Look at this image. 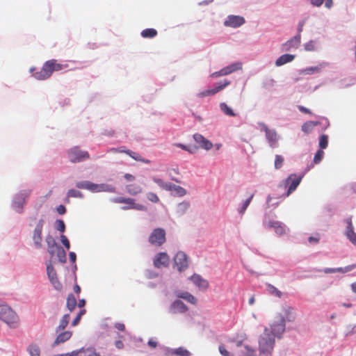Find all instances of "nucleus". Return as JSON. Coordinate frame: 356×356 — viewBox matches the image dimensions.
I'll list each match as a JSON object with an SVG mask.
<instances>
[{"label":"nucleus","instance_id":"f257e3e1","mask_svg":"<svg viewBox=\"0 0 356 356\" xmlns=\"http://www.w3.org/2000/svg\"><path fill=\"white\" fill-rule=\"evenodd\" d=\"M286 320L282 314H277L270 325L271 334L265 328L259 340V356H271L275 339L273 337H280L285 330Z\"/></svg>","mask_w":356,"mask_h":356},{"label":"nucleus","instance_id":"f03ea898","mask_svg":"<svg viewBox=\"0 0 356 356\" xmlns=\"http://www.w3.org/2000/svg\"><path fill=\"white\" fill-rule=\"evenodd\" d=\"M0 319L9 327L15 328L19 324L17 313L8 305L0 302Z\"/></svg>","mask_w":356,"mask_h":356},{"label":"nucleus","instance_id":"7ed1b4c3","mask_svg":"<svg viewBox=\"0 0 356 356\" xmlns=\"http://www.w3.org/2000/svg\"><path fill=\"white\" fill-rule=\"evenodd\" d=\"M166 233L163 228H156L150 234L148 241L154 246L160 247L166 241Z\"/></svg>","mask_w":356,"mask_h":356},{"label":"nucleus","instance_id":"20e7f679","mask_svg":"<svg viewBox=\"0 0 356 356\" xmlns=\"http://www.w3.org/2000/svg\"><path fill=\"white\" fill-rule=\"evenodd\" d=\"M113 202L115 203H122L125 204L126 205L122 207V209L123 210H129V209H135L138 211H146L147 208L143 204H138L135 202V200L130 197H115L113 200Z\"/></svg>","mask_w":356,"mask_h":356},{"label":"nucleus","instance_id":"39448f33","mask_svg":"<svg viewBox=\"0 0 356 356\" xmlns=\"http://www.w3.org/2000/svg\"><path fill=\"white\" fill-rule=\"evenodd\" d=\"M67 155L72 163H79L90 158L87 151H83L78 147H74L69 149Z\"/></svg>","mask_w":356,"mask_h":356},{"label":"nucleus","instance_id":"423d86ee","mask_svg":"<svg viewBox=\"0 0 356 356\" xmlns=\"http://www.w3.org/2000/svg\"><path fill=\"white\" fill-rule=\"evenodd\" d=\"M302 176H298L296 174L290 175L284 181L285 186H289L285 196H289L298 186L302 181Z\"/></svg>","mask_w":356,"mask_h":356},{"label":"nucleus","instance_id":"0eeeda50","mask_svg":"<svg viewBox=\"0 0 356 356\" xmlns=\"http://www.w3.org/2000/svg\"><path fill=\"white\" fill-rule=\"evenodd\" d=\"M53 68L49 60L46 61L40 71L33 74L38 80H44L49 78L53 73Z\"/></svg>","mask_w":356,"mask_h":356},{"label":"nucleus","instance_id":"6e6552de","mask_svg":"<svg viewBox=\"0 0 356 356\" xmlns=\"http://www.w3.org/2000/svg\"><path fill=\"white\" fill-rule=\"evenodd\" d=\"M44 225V220L42 219H40L38 222L37 223L33 233V240L34 242L35 247L38 249H40L42 248V228Z\"/></svg>","mask_w":356,"mask_h":356},{"label":"nucleus","instance_id":"1a4fd4ad","mask_svg":"<svg viewBox=\"0 0 356 356\" xmlns=\"http://www.w3.org/2000/svg\"><path fill=\"white\" fill-rule=\"evenodd\" d=\"M262 129L265 131L266 137L268 141L269 145L272 147L277 146L278 136L275 130H270L265 124H261Z\"/></svg>","mask_w":356,"mask_h":356},{"label":"nucleus","instance_id":"9d476101","mask_svg":"<svg viewBox=\"0 0 356 356\" xmlns=\"http://www.w3.org/2000/svg\"><path fill=\"white\" fill-rule=\"evenodd\" d=\"M174 260L179 271L184 270L188 268V257L184 252H178L176 254Z\"/></svg>","mask_w":356,"mask_h":356},{"label":"nucleus","instance_id":"9b49d317","mask_svg":"<svg viewBox=\"0 0 356 356\" xmlns=\"http://www.w3.org/2000/svg\"><path fill=\"white\" fill-rule=\"evenodd\" d=\"M188 309V307L180 300H175L169 307V312L172 314H184Z\"/></svg>","mask_w":356,"mask_h":356},{"label":"nucleus","instance_id":"f8f14e48","mask_svg":"<svg viewBox=\"0 0 356 356\" xmlns=\"http://www.w3.org/2000/svg\"><path fill=\"white\" fill-rule=\"evenodd\" d=\"M230 84L229 81L225 80L222 83H220L218 86H216L215 88L209 90H205L200 93L197 94V96L199 97H204L206 96H210L213 95L218 92L223 90L225 87L229 86Z\"/></svg>","mask_w":356,"mask_h":356},{"label":"nucleus","instance_id":"ddd939ff","mask_svg":"<svg viewBox=\"0 0 356 356\" xmlns=\"http://www.w3.org/2000/svg\"><path fill=\"white\" fill-rule=\"evenodd\" d=\"M245 23V19L238 15H229L224 24L233 28L239 27Z\"/></svg>","mask_w":356,"mask_h":356},{"label":"nucleus","instance_id":"4468645a","mask_svg":"<svg viewBox=\"0 0 356 356\" xmlns=\"http://www.w3.org/2000/svg\"><path fill=\"white\" fill-rule=\"evenodd\" d=\"M170 258L165 252L159 253L154 259V266L156 268H161L163 266H167L169 264Z\"/></svg>","mask_w":356,"mask_h":356},{"label":"nucleus","instance_id":"2eb2a0df","mask_svg":"<svg viewBox=\"0 0 356 356\" xmlns=\"http://www.w3.org/2000/svg\"><path fill=\"white\" fill-rule=\"evenodd\" d=\"M29 193H22L17 196L16 200L13 202V207L14 209L18 212H22L23 207L26 203V200L29 197Z\"/></svg>","mask_w":356,"mask_h":356},{"label":"nucleus","instance_id":"dca6fc26","mask_svg":"<svg viewBox=\"0 0 356 356\" xmlns=\"http://www.w3.org/2000/svg\"><path fill=\"white\" fill-rule=\"evenodd\" d=\"M193 138L195 141L200 145V147L206 150H209L213 147L212 143L200 134H194Z\"/></svg>","mask_w":356,"mask_h":356},{"label":"nucleus","instance_id":"f3484780","mask_svg":"<svg viewBox=\"0 0 356 356\" xmlns=\"http://www.w3.org/2000/svg\"><path fill=\"white\" fill-rule=\"evenodd\" d=\"M264 225L267 228H273L278 235H282L285 232V227L281 222L268 221L265 222Z\"/></svg>","mask_w":356,"mask_h":356},{"label":"nucleus","instance_id":"a211bd4d","mask_svg":"<svg viewBox=\"0 0 356 356\" xmlns=\"http://www.w3.org/2000/svg\"><path fill=\"white\" fill-rule=\"evenodd\" d=\"M191 280L200 289L206 290L209 286V282L199 275L194 274Z\"/></svg>","mask_w":356,"mask_h":356},{"label":"nucleus","instance_id":"6ab92c4d","mask_svg":"<svg viewBox=\"0 0 356 356\" xmlns=\"http://www.w3.org/2000/svg\"><path fill=\"white\" fill-rule=\"evenodd\" d=\"M301 35L300 33L297 34L291 40H288L285 44H284V47L285 51H290L291 49H296L299 46L300 43Z\"/></svg>","mask_w":356,"mask_h":356},{"label":"nucleus","instance_id":"aec40b11","mask_svg":"<svg viewBox=\"0 0 356 356\" xmlns=\"http://www.w3.org/2000/svg\"><path fill=\"white\" fill-rule=\"evenodd\" d=\"M45 241L48 247L47 251L49 254L53 257L55 254V250H57V248H59L60 246L57 245L55 239L51 235H47L46 236Z\"/></svg>","mask_w":356,"mask_h":356},{"label":"nucleus","instance_id":"412c9836","mask_svg":"<svg viewBox=\"0 0 356 356\" xmlns=\"http://www.w3.org/2000/svg\"><path fill=\"white\" fill-rule=\"evenodd\" d=\"M72 335V332L70 331H65L63 332L60 333L56 338L53 346H58L60 343H64L68 341Z\"/></svg>","mask_w":356,"mask_h":356},{"label":"nucleus","instance_id":"4be33fe9","mask_svg":"<svg viewBox=\"0 0 356 356\" xmlns=\"http://www.w3.org/2000/svg\"><path fill=\"white\" fill-rule=\"evenodd\" d=\"M167 356H191V353L183 347L172 349L166 353Z\"/></svg>","mask_w":356,"mask_h":356},{"label":"nucleus","instance_id":"5701e85b","mask_svg":"<svg viewBox=\"0 0 356 356\" xmlns=\"http://www.w3.org/2000/svg\"><path fill=\"white\" fill-rule=\"evenodd\" d=\"M76 186L79 188L87 189L92 192H97V184L88 181H83L77 182L76 184Z\"/></svg>","mask_w":356,"mask_h":356},{"label":"nucleus","instance_id":"b1692460","mask_svg":"<svg viewBox=\"0 0 356 356\" xmlns=\"http://www.w3.org/2000/svg\"><path fill=\"white\" fill-rule=\"evenodd\" d=\"M177 296L179 298H182L186 300L188 302H190L192 305H196L197 303V298L187 291L177 293Z\"/></svg>","mask_w":356,"mask_h":356},{"label":"nucleus","instance_id":"393cba45","mask_svg":"<svg viewBox=\"0 0 356 356\" xmlns=\"http://www.w3.org/2000/svg\"><path fill=\"white\" fill-rule=\"evenodd\" d=\"M295 58L294 55L291 54H283L281 56H280L275 61V65L277 66H281L287 63L291 62Z\"/></svg>","mask_w":356,"mask_h":356},{"label":"nucleus","instance_id":"a878e982","mask_svg":"<svg viewBox=\"0 0 356 356\" xmlns=\"http://www.w3.org/2000/svg\"><path fill=\"white\" fill-rule=\"evenodd\" d=\"M284 318H286L288 321H293L296 318V314L293 309L289 306L284 307Z\"/></svg>","mask_w":356,"mask_h":356},{"label":"nucleus","instance_id":"bb28decb","mask_svg":"<svg viewBox=\"0 0 356 356\" xmlns=\"http://www.w3.org/2000/svg\"><path fill=\"white\" fill-rule=\"evenodd\" d=\"M127 192L131 195H136L137 194H139L142 192L143 189L142 188L137 184H129L126 186Z\"/></svg>","mask_w":356,"mask_h":356},{"label":"nucleus","instance_id":"cd10ccee","mask_svg":"<svg viewBox=\"0 0 356 356\" xmlns=\"http://www.w3.org/2000/svg\"><path fill=\"white\" fill-rule=\"evenodd\" d=\"M77 305L76 298L74 297L73 294H69L67 298L66 306L67 308L72 312Z\"/></svg>","mask_w":356,"mask_h":356},{"label":"nucleus","instance_id":"c85d7f7f","mask_svg":"<svg viewBox=\"0 0 356 356\" xmlns=\"http://www.w3.org/2000/svg\"><path fill=\"white\" fill-rule=\"evenodd\" d=\"M319 123L318 122H314V121H308V122H305L302 125V131L306 134H309L310 133L313 129L317 126Z\"/></svg>","mask_w":356,"mask_h":356},{"label":"nucleus","instance_id":"c756f323","mask_svg":"<svg viewBox=\"0 0 356 356\" xmlns=\"http://www.w3.org/2000/svg\"><path fill=\"white\" fill-rule=\"evenodd\" d=\"M190 208V203L187 201H184L179 203L177 207V213L179 215L184 214Z\"/></svg>","mask_w":356,"mask_h":356},{"label":"nucleus","instance_id":"7c9ffc66","mask_svg":"<svg viewBox=\"0 0 356 356\" xmlns=\"http://www.w3.org/2000/svg\"><path fill=\"white\" fill-rule=\"evenodd\" d=\"M220 108L222 112L228 116L234 117L236 116V113L233 111V110L226 104V103H220Z\"/></svg>","mask_w":356,"mask_h":356},{"label":"nucleus","instance_id":"2f4dec72","mask_svg":"<svg viewBox=\"0 0 356 356\" xmlns=\"http://www.w3.org/2000/svg\"><path fill=\"white\" fill-rule=\"evenodd\" d=\"M141 36L145 38H153L157 35V31L154 29H146L142 31Z\"/></svg>","mask_w":356,"mask_h":356},{"label":"nucleus","instance_id":"473e14b6","mask_svg":"<svg viewBox=\"0 0 356 356\" xmlns=\"http://www.w3.org/2000/svg\"><path fill=\"white\" fill-rule=\"evenodd\" d=\"M266 287L267 291L268 292L269 294L277 298L282 297V293L280 290H278L275 286L270 284H267Z\"/></svg>","mask_w":356,"mask_h":356},{"label":"nucleus","instance_id":"72a5a7b5","mask_svg":"<svg viewBox=\"0 0 356 356\" xmlns=\"http://www.w3.org/2000/svg\"><path fill=\"white\" fill-rule=\"evenodd\" d=\"M70 318L69 314H65L60 321L59 325L56 328V332L64 330L67 326Z\"/></svg>","mask_w":356,"mask_h":356},{"label":"nucleus","instance_id":"f704fd0d","mask_svg":"<svg viewBox=\"0 0 356 356\" xmlns=\"http://www.w3.org/2000/svg\"><path fill=\"white\" fill-rule=\"evenodd\" d=\"M110 192L114 193L115 192V188L113 186L108 184H97V192Z\"/></svg>","mask_w":356,"mask_h":356},{"label":"nucleus","instance_id":"c9c22d12","mask_svg":"<svg viewBox=\"0 0 356 356\" xmlns=\"http://www.w3.org/2000/svg\"><path fill=\"white\" fill-rule=\"evenodd\" d=\"M355 267H356V265L354 264V265H350V266H346L344 270L342 268H327L325 270V272L326 273H334V272L344 273V272L350 271V270L354 269Z\"/></svg>","mask_w":356,"mask_h":356},{"label":"nucleus","instance_id":"e433bc0d","mask_svg":"<svg viewBox=\"0 0 356 356\" xmlns=\"http://www.w3.org/2000/svg\"><path fill=\"white\" fill-rule=\"evenodd\" d=\"M127 155H129L130 157H131L133 159L137 161H141L145 163H149L150 162L149 160L143 159L138 153L134 152L131 150L127 152Z\"/></svg>","mask_w":356,"mask_h":356},{"label":"nucleus","instance_id":"4c0bfd02","mask_svg":"<svg viewBox=\"0 0 356 356\" xmlns=\"http://www.w3.org/2000/svg\"><path fill=\"white\" fill-rule=\"evenodd\" d=\"M175 191L176 194L180 197L184 196L186 194V191L180 186H177L173 184H170V190Z\"/></svg>","mask_w":356,"mask_h":356},{"label":"nucleus","instance_id":"58836bf2","mask_svg":"<svg viewBox=\"0 0 356 356\" xmlns=\"http://www.w3.org/2000/svg\"><path fill=\"white\" fill-rule=\"evenodd\" d=\"M49 61L52 66L53 71H60V70H62L68 67V65L67 64L64 65V64L58 63L57 62V60L55 59L49 60Z\"/></svg>","mask_w":356,"mask_h":356},{"label":"nucleus","instance_id":"ea45409f","mask_svg":"<svg viewBox=\"0 0 356 356\" xmlns=\"http://www.w3.org/2000/svg\"><path fill=\"white\" fill-rule=\"evenodd\" d=\"M153 181L163 189L166 191L170 190V182H165L161 179L157 177H153Z\"/></svg>","mask_w":356,"mask_h":356},{"label":"nucleus","instance_id":"a19ab883","mask_svg":"<svg viewBox=\"0 0 356 356\" xmlns=\"http://www.w3.org/2000/svg\"><path fill=\"white\" fill-rule=\"evenodd\" d=\"M55 253L58 258L59 261L61 263H65L66 261V253L62 247L57 248V250H55Z\"/></svg>","mask_w":356,"mask_h":356},{"label":"nucleus","instance_id":"79ce46f5","mask_svg":"<svg viewBox=\"0 0 356 356\" xmlns=\"http://www.w3.org/2000/svg\"><path fill=\"white\" fill-rule=\"evenodd\" d=\"M345 234L348 240L353 244L356 245V233L354 232V229H346Z\"/></svg>","mask_w":356,"mask_h":356},{"label":"nucleus","instance_id":"37998d69","mask_svg":"<svg viewBox=\"0 0 356 356\" xmlns=\"http://www.w3.org/2000/svg\"><path fill=\"white\" fill-rule=\"evenodd\" d=\"M254 195V193H252L250 195V196L249 197L248 199H247L245 202H243V203L242 204V206L241 207L238 209V211L240 213H244L246 209L248 208V207L249 206L250 202L252 201L253 197Z\"/></svg>","mask_w":356,"mask_h":356},{"label":"nucleus","instance_id":"c03bdc74","mask_svg":"<svg viewBox=\"0 0 356 356\" xmlns=\"http://www.w3.org/2000/svg\"><path fill=\"white\" fill-rule=\"evenodd\" d=\"M28 350H29L31 356H40V348L36 345L29 346Z\"/></svg>","mask_w":356,"mask_h":356},{"label":"nucleus","instance_id":"a18cd8bd","mask_svg":"<svg viewBox=\"0 0 356 356\" xmlns=\"http://www.w3.org/2000/svg\"><path fill=\"white\" fill-rule=\"evenodd\" d=\"M47 275H48L49 280L57 277L56 272L51 264H47Z\"/></svg>","mask_w":356,"mask_h":356},{"label":"nucleus","instance_id":"49530a36","mask_svg":"<svg viewBox=\"0 0 356 356\" xmlns=\"http://www.w3.org/2000/svg\"><path fill=\"white\" fill-rule=\"evenodd\" d=\"M328 145V137L323 134L321 135L319 139V146L321 149H325Z\"/></svg>","mask_w":356,"mask_h":356},{"label":"nucleus","instance_id":"de8ad7c7","mask_svg":"<svg viewBox=\"0 0 356 356\" xmlns=\"http://www.w3.org/2000/svg\"><path fill=\"white\" fill-rule=\"evenodd\" d=\"M227 68L231 74L236 70H241L242 68V63L240 62L233 63L229 66H227Z\"/></svg>","mask_w":356,"mask_h":356},{"label":"nucleus","instance_id":"09e8293b","mask_svg":"<svg viewBox=\"0 0 356 356\" xmlns=\"http://www.w3.org/2000/svg\"><path fill=\"white\" fill-rule=\"evenodd\" d=\"M284 162V158L281 155L277 154L275 159V169H280Z\"/></svg>","mask_w":356,"mask_h":356},{"label":"nucleus","instance_id":"8fccbe9b","mask_svg":"<svg viewBox=\"0 0 356 356\" xmlns=\"http://www.w3.org/2000/svg\"><path fill=\"white\" fill-rule=\"evenodd\" d=\"M67 197H83V195L79 191L74 190V189H70L67 192Z\"/></svg>","mask_w":356,"mask_h":356},{"label":"nucleus","instance_id":"3c124183","mask_svg":"<svg viewBox=\"0 0 356 356\" xmlns=\"http://www.w3.org/2000/svg\"><path fill=\"white\" fill-rule=\"evenodd\" d=\"M321 70V67H310L304 70V73L305 74H312L314 73H318Z\"/></svg>","mask_w":356,"mask_h":356},{"label":"nucleus","instance_id":"603ef678","mask_svg":"<svg viewBox=\"0 0 356 356\" xmlns=\"http://www.w3.org/2000/svg\"><path fill=\"white\" fill-rule=\"evenodd\" d=\"M147 198L152 202L157 203L159 201V198L157 195L152 192L147 193Z\"/></svg>","mask_w":356,"mask_h":356},{"label":"nucleus","instance_id":"864d4df0","mask_svg":"<svg viewBox=\"0 0 356 356\" xmlns=\"http://www.w3.org/2000/svg\"><path fill=\"white\" fill-rule=\"evenodd\" d=\"M324 156V152L322 149H319L315 154L314 158V163H318Z\"/></svg>","mask_w":356,"mask_h":356},{"label":"nucleus","instance_id":"5fc2aeb1","mask_svg":"<svg viewBox=\"0 0 356 356\" xmlns=\"http://www.w3.org/2000/svg\"><path fill=\"white\" fill-rule=\"evenodd\" d=\"M56 229L61 232H64L65 230L64 221L62 220H57L56 222Z\"/></svg>","mask_w":356,"mask_h":356},{"label":"nucleus","instance_id":"6e6d98bb","mask_svg":"<svg viewBox=\"0 0 356 356\" xmlns=\"http://www.w3.org/2000/svg\"><path fill=\"white\" fill-rule=\"evenodd\" d=\"M55 289L60 291L62 289V284L58 281L57 277L50 280Z\"/></svg>","mask_w":356,"mask_h":356},{"label":"nucleus","instance_id":"4d7b16f0","mask_svg":"<svg viewBox=\"0 0 356 356\" xmlns=\"http://www.w3.org/2000/svg\"><path fill=\"white\" fill-rule=\"evenodd\" d=\"M305 49L306 51H314L315 50V44L314 42L311 40L307 42L305 44Z\"/></svg>","mask_w":356,"mask_h":356},{"label":"nucleus","instance_id":"13d9d810","mask_svg":"<svg viewBox=\"0 0 356 356\" xmlns=\"http://www.w3.org/2000/svg\"><path fill=\"white\" fill-rule=\"evenodd\" d=\"M60 241H61V243H63V245L67 249L69 250L70 248V242L67 239V238L65 236V235H61L60 236Z\"/></svg>","mask_w":356,"mask_h":356},{"label":"nucleus","instance_id":"bf43d9fd","mask_svg":"<svg viewBox=\"0 0 356 356\" xmlns=\"http://www.w3.org/2000/svg\"><path fill=\"white\" fill-rule=\"evenodd\" d=\"M344 222L346 224V229H354L353 222H352V217H348L344 220Z\"/></svg>","mask_w":356,"mask_h":356},{"label":"nucleus","instance_id":"052dcab7","mask_svg":"<svg viewBox=\"0 0 356 356\" xmlns=\"http://www.w3.org/2000/svg\"><path fill=\"white\" fill-rule=\"evenodd\" d=\"M246 352L243 355L241 356H257L254 350L250 348L249 347H245Z\"/></svg>","mask_w":356,"mask_h":356},{"label":"nucleus","instance_id":"680f3d73","mask_svg":"<svg viewBox=\"0 0 356 356\" xmlns=\"http://www.w3.org/2000/svg\"><path fill=\"white\" fill-rule=\"evenodd\" d=\"M219 352L223 356H230L229 352L227 350L224 345H220L219 346Z\"/></svg>","mask_w":356,"mask_h":356},{"label":"nucleus","instance_id":"e2e57ef3","mask_svg":"<svg viewBox=\"0 0 356 356\" xmlns=\"http://www.w3.org/2000/svg\"><path fill=\"white\" fill-rule=\"evenodd\" d=\"M320 237L319 234H316L315 236H310L308 238V241L310 243H318L319 241Z\"/></svg>","mask_w":356,"mask_h":356},{"label":"nucleus","instance_id":"0e129e2a","mask_svg":"<svg viewBox=\"0 0 356 356\" xmlns=\"http://www.w3.org/2000/svg\"><path fill=\"white\" fill-rule=\"evenodd\" d=\"M298 108L299 111L302 113H304L306 114H312V112L310 111V110L305 108L303 106H298Z\"/></svg>","mask_w":356,"mask_h":356},{"label":"nucleus","instance_id":"69168bd1","mask_svg":"<svg viewBox=\"0 0 356 356\" xmlns=\"http://www.w3.org/2000/svg\"><path fill=\"white\" fill-rule=\"evenodd\" d=\"M56 210H57V212L60 215H63V214L65 213V212H66V209H65V206H63V205H59L57 207Z\"/></svg>","mask_w":356,"mask_h":356},{"label":"nucleus","instance_id":"338daca9","mask_svg":"<svg viewBox=\"0 0 356 356\" xmlns=\"http://www.w3.org/2000/svg\"><path fill=\"white\" fill-rule=\"evenodd\" d=\"M115 327L120 330V331H124L125 330V325L122 323H117L115 324Z\"/></svg>","mask_w":356,"mask_h":356},{"label":"nucleus","instance_id":"774afa93","mask_svg":"<svg viewBox=\"0 0 356 356\" xmlns=\"http://www.w3.org/2000/svg\"><path fill=\"white\" fill-rule=\"evenodd\" d=\"M124 177L126 180L129 181H133L135 180V177L131 174H129V173H126L124 175Z\"/></svg>","mask_w":356,"mask_h":356}]
</instances>
